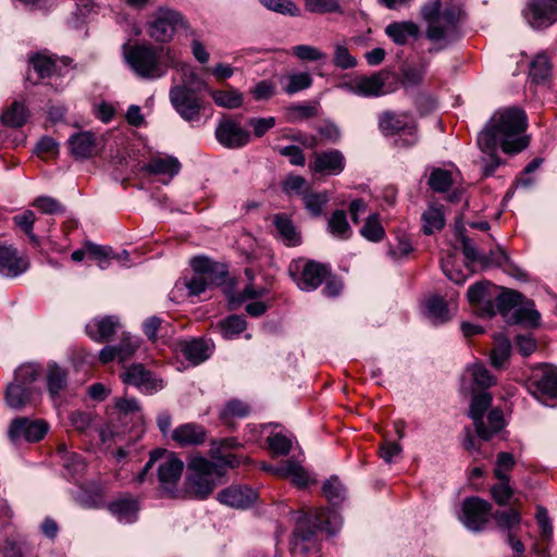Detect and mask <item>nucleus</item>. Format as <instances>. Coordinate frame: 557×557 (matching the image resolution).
<instances>
[{
  "mask_svg": "<svg viewBox=\"0 0 557 557\" xmlns=\"http://www.w3.org/2000/svg\"><path fill=\"white\" fill-rule=\"evenodd\" d=\"M208 460L202 456H194L187 463L188 492L198 499H206L221 483L226 468L238 466L235 455L221 456L220 448H211Z\"/></svg>",
  "mask_w": 557,
  "mask_h": 557,
  "instance_id": "1",
  "label": "nucleus"
},
{
  "mask_svg": "<svg viewBox=\"0 0 557 557\" xmlns=\"http://www.w3.org/2000/svg\"><path fill=\"white\" fill-rule=\"evenodd\" d=\"M528 126L527 114L515 107L498 110L480 133H488L505 153H518L529 145L523 135Z\"/></svg>",
  "mask_w": 557,
  "mask_h": 557,
  "instance_id": "2",
  "label": "nucleus"
},
{
  "mask_svg": "<svg viewBox=\"0 0 557 557\" xmlns=\"http://www.w3.org/2000/svg\"><path fill=\"white\" fill-rule=\"evenodd\" d=\"M342 525V518L335 510L315 508L297 518V525L290 542L292 550L301 555L317 554L319 545L317 531L335 534Z\"/></svg>",
  "mask_w": 557,
  "mask_h": 557,
  "instance_id": "3",
  "label": "nucleus"
},
{
  "mask_svg": "<svg viewBox=\"0 0 557 557\" xmlns=\"http://www.w3.org/2000/svg\"><path fill=\"white\" fill-rule=\"evenodd\" d=\"M421 16L426 22L425 37L435 46L430 53L438 52L460 37L459 16L454 9L442 10L441 0H431L421 8Z\"/></svg>",
  "mask_w": 557,
  "mask_h": 557,
  "instance_id": "4",
  "label": "nucleus"
},
{
  "mask_svg": "<svg viewBox=\"0 0 557 557\" xmlns=\"http://www.w3.org/2000/svg\"><path fill=\"white\" fill-rule=\"evenodd\" d=\"M126 64L139 77L157 79L165 75L168 69L160 60L158 50L151 45H129L122 47Z\"/></svg>",
  "mask_w": 557,
  "mask_h": 557,
  "instance_id": "5",
  "label": "nucleus"
},
{
  "mask_svg": "<svg viewBox=\"0 0 557 557\" xmlns=\"http://www.w3.org/2000/svg\"><path fill=\"white\" fill-rule=\"evenodd\" d=\"M377 126L384 136H398L396 147L410 148L419 141L418 123L408 112L383 111L379 114Z\"/></svg>",
  "mask_w": 557,
  "mask_h": 557,
  "instance_id": "6",
  "label": "nucleus"
},
{
  "mask_svg": "<svg viewBox=\"0 0 557 557\" xmlns=\"http://www.w3.org/2000/svg\"><path fill=\"white\" fill-rule=\"evenodd\" d=\"M190 267L195 274L184 283L190 296H199L209 284L219 283L226 274L222 265L203 256L193 258Z\"/></svg>",
  "mask_w": 557,
  "mask_h": 557,
  "instance_id": "7",
  "label": "nucleus"
},
{
  "mask_svg": "<svg viewBox=\"0 0 557 557\" xmlns=\"http://www.w3.org/2000/svg\"><path fill=\"white\" fill-rule=\"evenodd\" d=\"M288 273L301 290L311 292L326 280L329 270L324 264L312 260H297L289 264Z\"/></svg>",
  "mask_w": 557,
  "mask_h": 557,
  "instance_id": "8",
  "label": "nucleus"
},
{
  "mask_svg": "<svg viewBox=\"0 0 557 557\" xmlns=\"http://www.w3.org/2000/svg\"><path fill=\"white\" fill-rule=\"evenodd\" d=\"M161 453L157 461L159 486L164 495L175 497L184 462L173 451L161 449Z\"/></svg>",
  "mask_w": 557,
  "mask_h": 557,
  "instance_id": "9",
  "label": "nucleus"
},
{
  "mask_svg": "<svg viewBox=\"0 0 557 557\" xmlns=\"http://www.w3.org/2000/svg\"><path fill=\"white\" fill-rule=\"evenodd\" d=\"M528 389L542 404L555 407L557 405V369L545 367L534 373Z\"/></svg>",
  "mask_w": 557,
  "mask_h": 557,
  "instance_id": "10",
  "label": "nucleus"
},
{
  "mask_svg": "<svg viewBox=\"0 0 557 557\" xmlns=\"http://www.w3.org/2000/svg\"><path fill=\"white\" fill-rule=\"evenodd\" d=\"M170 100L175 111L187 122H198L203 102L196 91L186 86H174L170 89Z\"/></svg>",
  "mask_w": 557,
  "mask_h": 557,
  "instance_id": "11",
  "label": "nucleus"
},
{
  "mask_svg": "<svg viewBox=\"0 0 557 557\" xmlns=\"http://www.w3.org/2000/svg\"><path fill=\"white\" fill-rule=\"evenodd\" d=\"M492 511V505L479 497H468L462 502L459 520L472 532L485 529Z\"/></svg>",
  "mask_w": 557,
  "mask_h": 557,
  "instance_id": "12",
  "label": "nucleus"
},
{
  "mask_svg": "<svg viewBox=\"0 0 557 557\" xmlns=\"http://www.w3.org/2000/svg\"><path fill=\"white\" fill-rule=\"evenodd\" d=\"M183 22L174 10L160 8L153 21L147 25V34L158 42H166L173 37L176 26Z\"/></svg>",
  "mask_w": 557,
  "mask_h": 557,
  "instance_id": "13",
  "label": "nucleus"
},
{
  "mask_svg": "<svg viewBox=\"0 0 557 557\" xmlns=\"http://www.w3.org/2000/svg\"><path fill=\"white\" fill-rule=\"evenodd\" d=\"M524 17L533 28H545L557 22V0H532L524 9Z\"/></svg>",
  "mask_w": 557,
  "mask_h": 557,
  "instance_id": "14",
  "label": "nucleus"
},
{
  "mask_svg": "<svg viewBox=\"0 0 557 557\" xmlns=\"http://www.w3.org/2000/svg\"><path fill=\"white\" fill-rule=\"evenodd\" d=\"M47 431L48 424L42 420L16 418L11 422L8 435L12 442H38L44 438Z\"/></svg>",
  "mask_w": 557,
  "mask_h": 557,
  "instance_id": "15",
  "label": "nucleus"
},
{
  "mask_svg": "<svg viewBox=\"0 0 557 557\" xmlns=\"http://www.w3.org/2000/svg\"><path fill=\"white\" fill-rule=\"evenodd\" d=\"M122 381L127 385H134L140 392L153 394L163 388V381L157 379L141 363H135L125 369L121 374Z\"/></svg>",
  "mask_w": 557,
  "mask_h": 557,
  "instance_id": "16",
  "label": "nucleus"
},
{
  "mask_svg": "<svg viewBox=\"0 0 557 557\" xmlns=\"http://www.w3.org/2000/svg\"><path fill=\"white\" fill-rule=\"evenodd\" d=\"M29 268V260L12 245L0 242V274L14 278L25 273Z\"/></svg>",
  "mask_w": 557,
  "mask_h": 557,
  "instance_id": "17",
  "label": "nucleus"
},
{
  "mask_svg": "<svg viewBox=\"0 0 557 557\" xmlns=\"http://www.w3.org/2000/svg\"><path fill=\"white\" fill-rule=\"evenodd\" d=\"M215 137L222 146L236 149L249 143L250 133L243 128L237 121L223 119L215 129Z\"/></svg>",
  "mask_w": 557,
  "mask_h": 557,
  "instance_id": "18",
  "label": "nucleus"
},
{
  "mask_svg": "<svg viewBox=\"0 0 557 557\" xmlns=\"http://www.w3.org/2000/svg\"><path fill=\"white\" fill-rule=\"evenodd\" d=\"M309 168L313 173L338 175L345 169V157L336 149L319 152L315 153Z\"/></svg>",
  "mask_w": 557,
  "mask_h": 557,
  "instance_id": "19",
  "label": "nucleus"
},
{
  "mask_svg": "<svg viewBox=\"0 0 557 557\" xmlns=\"http://www.w3.org/2000/svg\"><path fill=\"white\" fill-rule=\"evenodd\" d=\"M218 499L226 506L245 509L256 502L257 493L248 486L232 485L221 491Z\"/></svg>",
  "mask_w": 557,
  "mask_h": 557,
  "instance_id": "20",
  "label": "nucleus"
},
{
  "mask_svg": "<svg viewBox=\"0 0 557 557\" xmlns=\"http://www.w3.org/2000/svg\"><path fill=\"white\" fill-rule=\"evenodd\" d=\"M476 144L483 154L481 158L483 175L492 176L500 164L497 156L499 144L488 133H479Z\"/></svg>",
  "mask_w": 557,
  "mask_h": 557,
  "instance_id": "21",
  "label": "nucleus"
},
{
  "mask_svg": "<svg viewBox=\"0 0 557 557\" xmlns=\"http://www.w3.org/2000/svg\"><path fill=\"white\" fill-rule=\"evenodd\" d=\"M385 76L383 73H374L370 76H361L348 85V89L362 97H380L385 94Z\"/></svg>",
  "mask_w": 557,
  "mask_h": 557,
  "instance_id": "22",
  "label": "nucleus"
},
{
  "mask_svg": "<svg viewBox=\"0 0 557 557\" xmlns=\"http://www.w3.org/2000/svg\"><path fill=\"white\" fill-rule=\"evenodd\" d=\"M490 296V284L487 282H478L471 285L467 292L469 302L476 307L479 314L484 318L496 314L495 306Z\"/></svg>",
  "mask_w": 557,
  "mask_h": 557,
  "instance_id": "23",
  "label": "nucleus"
},
{
  "mask_svg": "<svg viewBox=\"0 0 557 557\" xmlns=\"http://www.w3.org/2000/svg\"><path fill=\"white\" fill-rule=\"evenodd\" d=\"M171 437L181 447L198 446L206 442L207 431L200 424L188 422L175 428Z\"/></svg>",
  "mask_w": 557,
  "mask_h": 557,
  "instance_id": "24",
  "label": "nucleus"
},
{
  "mask_svg": "<svg viewBox=\"0 0 557 557\" xmlns=\"http://www.w3.org/2000/svg\"><path fill=\"white\" fill-rule=\"evenodd\" d=\"M108 509L120 522L133 523L137 519L139 505L135 497L123 495L111 502Z\"/></svg>",
  "mask_w": 557,
  "mask_h": 557,
  "instance_id": "25",
  "label": "nucleus"
},
{
  "mask_svg": "<svg viewBox=\"0 0 557 557\" xmlns=\"http://www.w3.org/2000/svg\"><path fill=\"white\" fill-rule=\"evenodd\" d=\"M120 327V319L114 315H108L95 319L86 326V332L90 338L96 342L108 341Z\"/></svg>",
  "mask_w": 557,
  "mask_h": 557,
  "instance_id": "26",
  "label": "nucleus"
},
{
  "mask_svg": "<svg viewBox=\"0 0 557 557\" xmlns=\"http://www.w3.org/2000/svg\"><path fill=\"white\" fill-rule=\"evenodd\" d=\"M37 394L36 388L33 386H26L13 382L7 387L5 400L9 407L13 409H21L33 403Z\"/></svg>",
  "mask_w": 557,
  "mask_h": 557,
  "instance_id": "27",
  "label": "nucleus"
},
{
  "mask_svg": "<svg viewBox=\"0 0 557 557\" xmlns=\"http://www.w3.org/2000/svg\"><path fill=\"white\" fill-rule=\"evenodd\" d=\"M69 145L76 159H88L96 153V138L90 132L77 133L70 137Z\"/></svg>",
  "mask_w": 557,
  "mask_h": 557,
  "instance_id": "28",
  "label": "nucleus"
},
{
  "mask_svg": "<svg viewBox=\"0 0 557 557\" xmlns=\"http://www.w3.org/2000/svg\"><path fill=\"white\" fill-rule=\"evenodd\" d=\"M143 171L154 175H168L171 178L181 170L180 161L174 157H153L147 164L143 165Z\"/></svg>",
  "mask_w": 557,
  "mask_h": 557,
  "instance_id": "29",
  "label": "nucleus"
},
{
  "mask_svg": "<svg viewBox=\"0 0 557 557\" xmlns=\"http://www.w3.org/2000/svg\"><path fill=\"white\" fill-rule=\"evenodd\" d=\"M273 224L280 238L286 246H298L301 243V236L295 227L290 218L286 214H275L273 216Z\"/></svg>",
  "mask_w": 557,
  "mask_h": 557,
  "instance_id": "30",
  "label": "nucleus"
},
{
  "mask_svg": "<svg viewBox=\"0 0 557 557\" xmlns=\"http://www.w3.org/2000/svg\"><path fill=\"white\" fill-rule=\"evenodd\" d=\"M541 315L534 308V302L522 298L519 306L507 320L509 323L536 326L540 323Z\"/></svg>",
  "mask_w": 557,
  "mask_h": 557,
  "instance_id": "31",
  "label": "nucleus"
},
{
  "mask_svg": "<svg viewBox=\"0 0 557 557\" xmlns=\"http://www.w3.org/2000/svg\"><path fill=\"white\" fill-rule=\"evenodd\" d=\"M385 33L395 44L403 46L410 37H418L419 27L411 21L394 22L386 26Z\"/></svg>",
  "mask_w": 557,
  "mask_h": 557,
  "instance_id": "32",
  "label": "nucleus"
},
{
  "mask_svg": "<svg viewBox=\"0 0 557 557\" xmlns=\"http://www.w3.org/2000/svg\"><path fill=\"white\" fill-rule=\"evenodd\" d=\"M492 403L490 393L478 394L472 398L470 406V417L473 420L475 432L479 437H486L487 434L483 431V416Z\"/></svg>",
  "mask_w": 557,
  "mask_h": 557,
  "instance_id": "33",
  "label": "nucleus"
},
{
  "mask_svg": "<svg viewBox=\"0 0 557 557\" xmlns=\"http://www.w3.org/2000/svg\"><path fill=\"white\" fill-rule=\"evenodd\" d=\"M422 231L425 235H432L445 226L444 206L431 205L422 213Z\"/></svg>",
  "mask_w": 557,
  "mask_h": 557,
  "instance_id": "34",
  "label": "nucleus"
},
{
  "mask_svg": "<svg viewBox=\"0 0 557 557\" xmlns=\"http://www.w3.org/2000/svg\"><path fill=\"white\" fill-rule=\"evenodd\" d=\"M33 72L37 75L33 77L32 71L28 72L26 81L32 84H38L40 79L50 77L55 71V61L46 54L38 53L30 59Z\"/></svg>",
  "mask_w": 557,
  "mask_h": 557,
  "instance_id": "35",
  "label": "nucleus"
},
{
  "mask_svg": "<svg viewBox=\"0 0 557 557\" xmlns=\"http://www.w3.org/2000/svg\"><path fill=\"white\" fill-rule=\"evenodd\" d=\"M67 373L54 362L47 366V387L51 398L55 399L60 392L66 387Z\"/></svg>",
  "mask_w": 557,
  "mask_h": 557,
  "instance_id": "36",
  "label": "nucleus"
},
{
  "mask_svg": "<svg viewBox=\"0 0 557 557\" xmlns=\"http://www.w3.org/2000/svg\"><path fill=\"white\" fill-rule=\"evenodd\" d=\"M184 357L197 366L210 357V347L203 339L184 342L181 346Z\"/></svg>",
  "mask_w": 557,
  "mask_h": 557,
  "instance_id": "37",
  "label": "nucleus"
},
{
  "mask_svg": "<svg viewBox=\"0 0 557 557\" xmlns=\"http://www.w3.org/2000/svg\"><path fill=\"white\" fill-rule=\"evenodd\" d=\"M523 296L515 290H504L496 297L495 311L499 312L506 320L521 302Z\"/></svg>",
  "mask_w": 557,
  "mask_h": 557,
  "instance_id": "38",
  "label": "nucleus"
},
{
  "mask_svg": "<svg viewBox=\"0 0 557 557\" xmlns=\"http://www.w3.org/2000/svg\"><path fill=\"white\" fill-rule=\"evenodd\" d=\"M305 10L312 14H344L341 0H304Z\"/></svg>",
  "mask_w": 557,
  "mask_h": 557,
  "instance_id": "39",
  "label": "nucleus"
},
{
  "mask_svg": "<svg viewBox=\"0 0 557 557\" xmlns=\"http://www.w3.org/2000/svg\"><path fill=\"white\" fill-rule=\"evenodd\" d=\"M426 315L434 324L445 323L451 318L446 301L440 296H433L428 300Z\"/></svg>",
  "mask_w": 557,
  "mask_h": 557,
  "instance_id": "40",
  "label": "nucleus"
},
{
  "mask_svg": "<svg viewBox=\"0 0 557 557\" xmlns=\"http://www.w3.org/2000/svg\"><path fill=\"white\" fill-rule=\"evenodd\" d=\"M552 74V65L548 57L542 52L539 53L530 65V77L536 84L545 83Z\"/></svg>",
  "mask_w": 557,
  "mask_h": 557,
  "instance_id": "41",
  "label": "nucleus"
},
{
  "mask_svg": "<svg viewBox=\"0 0 557 557\" xmlns=\"http://www.w3.org/2000/svg\"><path fill=\"white\" fill-rule=\"evenodd\" d=\"M274 473L282 478L289 476L298 487H305L308 484V473L302 467L293 461H286L283 466L276 468Z\"/></svg>",
  "mask_w": 557,
  "mask_h": 557,
  "instance_id": "42",
  "label": "nucleus"
},
{
  "mask_svg": "<svg viewBox=\"0 0 557 557\" xmlns=\"http://www.w3.org/2000/svg\"><path fill=\"white\" fill-rule=\"evenodd\" d=\"M327 228L333 236L339 239H348L351 236V228L347 221L346 212L343 210L333 212L329 220Z\"/></svg>",
  "mask_w": 557,
  "mask_h": 557,
  "instance_id": "43",
  "label": "nucleus"
},
{
  "mask_svg": "<svg viewBox=\"0 0 557 557\" xmlns=\"http://www.w3.org/2000/svg\"><path fill=\"white\" fill-rule=\"evenodd\" d=\"M210 95L214 103L226 109H236L243 104V95L234 89L211 90Z\"/></svg>",
  "mask_w": 557,
  "mask_h": 557,
  "instance_id": "44",
  "label": "nucleus"
},
{
  "mask_svg": "<svg viewBox=\"0 0 557 557\" xmlns=\"http://www.w3.org/2000/svg\"><path fill=\"white\" fill-rule=\"evenodd\" d=\"M28 112L25 106L14 101L2 114V123L11 127H21L25 124Z\"/></svg>",
  "mask_w": 557,
  "mask_h": 557,
  "instance_id": "45",
  "label": "nucleus"
},
{
  "mask_svg": "<svg viewBox=\"0 0 557 557\" xmlns=\"http://www.w3.org/2000/svg\"><path fill=\"white\" fill-rule=\"evenodd\" d=\"M319 106L311 103L292 104L286 108V119L290 123L300 122L318 115Z\"/></svg>",
  "mask_w": 557,
  "mask_h": 557,
  "instance_id": "46",
  "label": "nucleus"
},
{
  "mask_svg": "<svg viewBox=\"0 0 557 557\" xmlns=\"http://www.w3.org/2000/svg\"><path fill=\"white\" fill-rule=\"evenodd\" d=\"M360 234L369 242L379 243L383 240L385 231L381 224L379 214H371L367 218L363 226L360 230Z\"/></svg>",
  "mask_w": 557,
  "mask_h": 557,
  "instance_id": "47",
  "label": "nucleus"
},
{
  "mask_svg": "<svg viewBox=\"0 0 557 557\" xmlns=\"http://www.w3.org/2000/svg\"><path fill=\"white\" fill-rule=\"evenodd\" d=\"M322 492L325 498L333 505L342 503L346 495L345 486L335 475L331 476L323 483Z\"/></svg>",
  "mask_w": 557,
  "mask_h": 557,
  "instance_id": "48",
  "label": "nucleus"
},
{
  "mask_svg": "<svg viewBox=\"0 0 557 557\" xmlns=\"http://www.w3.org/2000/svg\"><path fill=\"white\" fill-rule=\"evenodd\" d=\"M493 518L499 529L507 530L508 532L521 522V513L517 508L496 510L493 513Z\"/></svg>",
  "mask_w": 557,
  "mask_h": 557,
  "instance_id": "49",
  "label": "nucleus"
},
{
  "mask_svg": "<svg viewBox=\"0 0 557 557\" xmlns=\"http://www.w3.org/2000/svg\"><path fill=\"white\" fill-rule=\"evenodd\" d=\"M511 352V344L505 337H498L496 345L491 351V363L494 368L500 369L508 361Z\"/></svg>",
  "mask_w": 557,
  "mask_h": 557,
  "instance_id": "50",
  "label": "nucleus"
},
{
  "mask_svg": "<svg viewBox=\"0 0 557 557\" xmlns=\"http://www.w3.org/2000/svg\"><path fill=\"white\" fill-rule=\"evenodd\" d=\"M249 407L240 400H230L220 412V418L225 424H231L232 418H245L249 414Z\"/></svg>",
  "mask_w": 557,
  "mask_h": 557,
  "instance_id": "51",
  "label": "nucleus"
},
{
  "mask_svg": "<svg viewBox=\"0 0 557 557\" xmlns=\"http://www.w3.org/2000/svg\"><path fill=\"white\" fill-rule=\"evenodd\" d=\"M333 64L338 69L349 70L356 67L358 62L345 45L336 42L334 45Z\"/></svg>",
  "mask_w": 557,
  "mask_h": 557,
  "instance_id": "52",
  "label": "nucleus"
},
{
  "mask_svg": "<svg viewBox=\"0 0 557 557\" xmlns=\"http://www.w3.org/2000/svg\"><path fill=\"white\" fill-rule=\"evenodd\" d=\"M429 185L434 191H447L453 185L451 173L443 169L433 170L429 177Z\"/></svg>",
  "mask_w": 557,
  "mask_h": 557,
  "instance_id": "53",
  "label": "nucleus"
},
{
  "mask_svg": "<svg viewBox=\"0 0 557 557\" xmlns=\"http://www.w3.org/2000/svg\"><path fill=\"white\" fill-rule=\"evenodd\" d=\"M468 371L471 373L473 382L478 388L485 389L496 383V379L481 363H474L470 366Z\"/></svg>",
  "mask_w": 557,
  "mask_h": 557,
  "instance_id": "54",
  "label": "nucleus"
},
{
  "mask_svg": "<svg viewBox=\"0 0 557 557\" xmlns=\"http://www.w3.org/2000/svg\"><path fill=\"white\" fill-rule=\"evenodd\" d=\"M35 221L36 215L32 210H25L13 216L14 224L25 232L32 243L37 245L39 243L38 236L33 232Z\"/></svg>",
  "mask_w": 557,
  "mask_h": 557,
  "instance_id": "55",
  "label": "nucleus"
},
{
  "mask_svg": "<svg viewBox=\"0 0 557 557\" xmlns=\"http://www.w3.org/2000/svg\"><path fill=\"white\" fill-rule=\"evenodd\" d=\"M219 326L223 337L231 338L246 329V321L239 315H230L220 321Z\"/></svg>",
  "mask_w": 557,
  "mask_h": 557,
  "instance_id": "56",
  "label": "nucleus"
},
{
  "mask_svg": "<svg viewBox=\"0 0 557 557\" xmlns=\"http://www.w3.org/2000/svg\"><path fill=\"white\" fill-rule=\"evenodd\" d=\"M260 2L269 10L274 11L276 13L288 15V16H299L300 9L297 4L292 0H260Z\"/></svg>",
  "mask_w": 557,
  "mask_h": 557,
  "instance_id": "57",
  "label": "nucleus"
},
{
  "mask_svg": "<svg viewBox=\"0 0 557 557\" xmlns=\"http://www.w3.org/2000/svg\"><path fill=\"white\" fill-rule=\"evenodd\" d=\"M312 85V77L307 72L292 74L287 77V84L284 91L288 95H294L298 91L305 90Z\"/></svg>",
  "mask_w": 557,
  "mask_h": 557,
  "instance_id": "58",
  "label": "nucleus"
},
{
  "mask_svg": "<svg viewBox=\"0 0 557 557\" xmlns=\"http://www.w3.org/2000/svg\"><path fill=\"white\" fill-rule=\"evenodd\" d=\"M292 53L301 61L315 62L326 58L319 48L310 45H297L292 48Z\"/></svg>",
  "mask_w": 557,
  "mask_h": 557,
  "instance_id": "59",
  "label": "nucleus"
},
{
  "mask_svg": "<svg viewBox=\"0 0 557 557\" xmlns=\"http://www.w3.org/2000/svg\"><path fill=\"white\" fill-rule=\"evenodd\" d=\"M515 466L513 456L510 453H499L497 455L496 468L494 474L499 481H509L508 472Z\"/></svg>",
  "mask_w": 557,
  "mask_h": 557,
  "instance_id": "60",
  "label": "nucleus"
},
{
  "mask_svg": "<svg viewBox=\"0 0 557 557\" xmlns=\"http://www.w3.org/2000/svg\"><path fill=\"white\" fill-rule=\"evenodd\" d=\"M115 347L117 349L116 351L119 362H124L138 349L139 341L136 337L124 334L120 344L115 345Z\"/></svg>",
  "mask_w": 557,
  "mask_h": 557,
  "instance_id": "61",
  "label": "nucleus"
},
{
  "mask_svg": "<svg viewBox=\"0 0 557 557\" xmlns=\"http://www.w3.org/2000/svg\"><path fill=\"white\" fill-rule=\"evenodd\" d=\"M39 376V368L34 363L22 364L16 371L14 382L30 386Z\"/></svg>",
  "mask_w": 557,
  "mask_h": 557,
  "instance_id": "62",
  "label": "nucleus"
},
{
  "mask_svg": "<svg viewBox=\"0 0 557 557\" xmlns=\"http://www.w3.org/2000/svg\"><path fill=\"white\" fill-rule=\"evenodd\" d=\"M327 200L329 198L324 193H311L304 196L305 207L314 216H319L322 213V209Z\"/></svg>",
  "mask_w": 557,
  "mask_h": 557,
  "instance_id": "63",
  "label": "nucleus"
},
{
  "mask_svg": "<svg viewBox=\"0 0 557 557\" xmlns=\"http://www.w3.org/2000/svg\"><path fill=\"white\" fill-rule=\"evenodd\" d=\"M33 206L45 214H58L64 212V207L54 198L49 196L37 197Z\"/></svg>",
  "mask_w": 557,
  "mask_h": 557,
  "instance_id": "64",
  "label": "nucleus"
}]
</instances>
